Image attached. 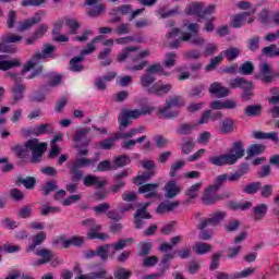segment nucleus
Returning a JSON list of instances; mask_svg holds the SVG:
<instances>
[{
    "instance_id": "obj_11",
    "label": "nucleus",
    "mask_w": 279,
    "mask_h": 279,
    "mask_svg": "<svg viewBox=\"0 0 279 279\" xmlns=\"http://www.w3.org/2000/svg\"><path fill=\"white\" fill-rule=\"evenodd\" d=\"M83 184L86 187L95 186V189H104L108 184V181L95 174H88L83 178Z\"/></svg>"
},
{
    "instance_id": "obj_30",
    "label": "nucleus",
    "mask_w": 279,
    "mask_h": 279,
    "mask_svg": "<svg viewBox=\"0 0 279 279\" xmlns=\"http://www.w3.org/2000/svg\"><path fill=\"white\" fill-rule=\"evenodd\" d=\"M81 62H84V57L81 54L78 57L72 58L70 60V71H73L74 73L84 71V65H82Z\"/></svg>"
},
{
    "instance_id": "obj_62",
    "label": "nucleus",
    "mask_w": 279,
    "mask_h": 279,
    "mask_svg": "<svg viewBox=\"0 0 279 279\" xmlns=\"http://www.w3.org/2000/svg\"><path fill=\"white\" fill-rule=\"evenodd\" d=\"M217 279H234V278H245V270H242L240 272H235L233 277H230L227 272H218L216 275Z\"/></svg>"
},
{
    "instance_id": "obj_45",
    "label": "nucleus",
    "mask_w": 279,
    "mask_h": 279,
    "mask_svg": "<svg viewBox=\"0 0 279 279\" xmlns=\"http://www.w3.org/2000/svg\"><path fill=\"white\" fill-rule=\"evenodd\" d=\"M262 112H263V106L260 105L247 106L245 109L246 117H260Z\"/></svg>"
},
{
    "instance_id": "obj_42",
    "label": "nucleus",
    "mask_w": 279,
    "mask_h": 279,
    "mask_svg": "<svg viewBox=\"0 0 279 279\" xmlns=\"http://www.w3.org/2000/svg\"><path fill=\"white\" fill-rule=\"evenodd\" d=\"M70 175H72V182H80L84 178V172L76 165L72 163L70 167Z\"/></svg>"
},
{
    "instance_id": "obj_32",
    "label": "nucleus",
    "mask_w": 279,
    "mask_h": 279,
    "mask_svg": "<svg viewBox=\"0 0 279 279\" xmlns=\"http://www.w3.org/2000/svg\"><path fill=\"white\" fill-rule=\"evenodd\" d=\"M158 112H159V114H161V119H175V117H178V114H180V111L171 110V107H169L168 105L159 108Z\"/></svg>"
},
{
    "instance_id": "obj_57",
    "label": "nucleus",
    "mask_w": 279,
    "mask_h": 279,
    "mask_svg": "<svg viewBox=\"0 0 279 279\" xmlns=\"http://www.w3.org/2000/svg\"><path fill=\"white\" fill-rule=\"evenodd\" d=\"M173 258H175L173 253H168L163 256L159 264V267L162 268V272L169 269V260H173Z\"/></svg>"
},
{
    "instance_id": "obj_63",
    "label": "nucleus",
    "mask_w": 279,
    "mask_h": 279,
    "mask_svg": "<svg viewBox=\"0 0 279 279\" xmlns=\"http://www.w3.org/2000/svg\"><path fill=\"white\" fill-rule=\"evenodd\" d=\"M138 247H140V253H138L140 256H147L151 252V243L149 242H142L140 243Z\"/></svg>"
},
{
    "instance_id": "obj_44",
    "label": "nucleus",
    "mask_w": 279,
    "mask_h": 279,
    "mask_svg": "<svg viewBox=\"0 0 279 279\" xmlns=\"http://www.w3.org/2000/svg\"><path fill=\"white\" fill-rule=\"evenodd\" d=\"M177 60L178 53L175 51L167 52L166 59L163 61V66H166V69H171L172 66H175Z\"/></svg>"
},
{
    "instance_id": "obj_60",
    "label": "nucleus",
    "mask_w": 279,
    "mask_h": 279,
    "mask_svg": "<svg viewBox=\"0 0 279 279\" xmlns=\"http://www.w3.org/2000/svg\"><path fill=\"white\" fill-rule=\"evenodd\" d=\"M130 156L128 155H121L114 158V165L117 167H126V165H130Z\"/></svg>"
},
{
    "instance_id": "obj_31",
    "label": "nucleus",
    "mask_w": 279,
    "mask_h": 279,
    "mask_svg": "<svg viewBox=\"0 0 279 279\" xmlns=\"http://www.w3.org/2000/svg\"><path fill=\"white\" fill-rule=\"evenodd\" d=\"M180 206V202H172V203H161L157 207L158 215H165V213H171L172 210H175Z\"/></svg>"
},
{
    "instance_id": "obj_37",
    "label": "nucleus",
    "mask_w": 279,
    "mask_h": 279,
    "mask_svg": "<svg viewBox=\"0 0 279 279\" xmlns=\"http://www.w3.org/2000/svg\"><path fill=\"white\" fill-rule=\"evenodd\" d=\"M220 132L221 134H231V132H234V121L230 118L222 120Z\"/></svg>"
},
{
    "instance_id": "obj_35",
    "label": "nucleus",
    "mask_w": 279,
    "mask_h": 279,
    "mask_svg": "<svg viewBox=\"0 0 279 279\" xmlns=\"http://www.w3.org/2000/svg\"><path fill=\"white\" fill-rule=\"evenodd\" d=\"M203 3H193L185 8V14L189 16H198L201 19Z\"/></svg>"
},
{
    "instance_id": "obj_26",
    "label": "nucleus",
    "mask_w": 279,
    "mask_h": 279,
    "mask_svg": "<svg viewBox=\"0 0 279 279\" xmlns=\"http://www.w3.org/2000/svg\"><path fill=\"white\" fill-rule=\"evenodd\" d=\"M265 145L263 144H253L247 149V157L246 160H250V158H254L256 156H260V154H265Z\"/></svg>"
},
{
    "instance_id": "obj_41",
    "label": "nucleus",
    "mask_w": 279,
    "mask_h": 279,
    "mask_svg": "<svg viewBox=\"0 0 279 279\" xmlns=\"http://www.w3.org/2000/svg\"><path fill=\"white\" fill-rule=\"evenodd\" d=\"M265 215H267V205L266 204H260L253 209V217H254L255 221H260V219L265 218Z\"/></svg>"
},
{
    "instance_id": "obj_8",
    "label": "nucleus",
    "mask_w": 279,
    "mask_h": 279,
    "mask_svg": "<svg viewBox=\"0 0 279 279\" xmlns=\"http://www.w3.org/2000/svg\"><path fill=\"white\" fill-rule=\"evenodd\" d=\"M182 43H191V45H195V47H202L206 39L199 35H193L191 33H182V36L170 43L171 49H180Z\"/></svg>"
},
{
    "instance_id": "obj_61",
    "label": "nucleus",
    "mask_w": 279,
    "mask_h": 279,
    "mask_svg": "<svg viewBox=\"0 0 279 279\" xmlns=\"http://www.w3.org/2000/svg\"><path fill=\"white\" fill-rule=\"evenodd\" d=\"M114 32H116V34H118V36H123L125 34H130L131 25H130V23H122L117 26Z\"/></svg>"
},
{
    "instance_id": "obj_36",
    "label": "nucleus",
    "mask_w": 279,
    "mask_h": 279,
    "mask_svg": "<svg viewBox=\"0 0 279 279\" xmlns=\"http://www.w3.org/2000/svg\"><path fill=\"white\" fill-rule=\"evenodd\" d=\"M182 142H183V144H182L181 151L184 156H189V154H191V151H193V149H195V142L191 137H184L182 140Z\"/></svg>"
},
{
    "instance_id": "obj_39",
    "label": "nucleus",
    "mask_w": 279,
    "mask_h": 279,
    "mask_svg": "<svg viewBox=\"0 0 279 279\" xmlns=\"http://www.w3.org/2000/svg\"><path fill=\"white\" fill-rule=\"evenodd\" d=\"M155 174H156V172L150 170V171L143 172L142 174H138L133 180H134L135 184H137L138 186H143V184H145V182H147V180H151V178H154Z\"/></svg>"
},
{
    "instance_id": "obj_34",
    "label": "nucleus",
    "mask_w": 279,
    "mask_h": 279,
    "mask_svg": "<svg viewBox=\"0 0 279 279\" xmlns=\"http://www.w3.org/2000/svg\"><path fill=\"white\" fill-rule=\"evenodd\" d=\"M16 66H21V60H4L2 58V61L0 63V71H10V69H16Z\"/></svg>"
},
{
    "instance_id": "obj_38",
    "label": "nucleus",
    "mask_w": 279,
    "mask_h": 279,
    "mask_svg": "<svg viewBox=\"0 0 279 279\" xmlns=\"http://www.w3.org/2000/svg\"><path fill=\"white\" fill-rule=\"evenodd\" d=\"M27 149L28 148H27L26 144L25 145L17 144V145L11 147V150L21 160H25V158H27Z\"/></svg>"
},
{
    "instance_id": "obj_55",
    "label": "nucleus",
    "mask_w": 279,
    "mask_h": 279,
    "mask_svg": "<svg viewBox=\"0 0 279 279\" xmlns=\"http://www.w3.org/2000/svg\"><path fill=\"white\" fill-rule=\"evenodd\" d=\"M245 175V168H240L235 172L228 174L229 182H239Z\"/></svg>"
},
{
    "instance_id": "obj_59",
    "label": "nucleus",
    "mask_w": 279,
    "mask_h": 279,
    "mask_svg": "<svg viewBox=\"0 0 279 279\" xmlns=\"http://www.w3.org/2000/svg\"><path fill=\"white\" fill-rule=\"evenodd\" d=\"M225 182H229V177L228 174H220L216 178L215 184L211 185V189L215 191H219L221 189V185L225 184Z\"/></svg>"
},
{
    "instance_id": "obj_24",
    "label": "nucleus",
    "mask_w": 279,
    "mask_h": 279,
    "mask_svg": "<svg viewBox=\"0 0 279 279\" xmlns=\"http://www.w3.org/2000/svg\"><path fill=\"white\" fill-rule=\"evenodd\" d=\"M160 183H147L138 189V193H146V197H156Z\"/></svg>"
},
{
    "instance_id": "obj_51",
    "label": "nucleus",
    "mask_w": 279,
    "mask_h": 279,
    "mask_svg": "<svg viewBox=\"0 0 279 279\" xmlns=\"http://www.w3.org/2000/svg\"><path fill=\"white\" fill-rule=\"evenodd\" d=\"M211 250L213 245L204 242L197 243L194 247V252L198 255L208 254V252H210Z\"/></svg>"
},
{
    "instance_id": "obj_46",
    "label": "nucleus",
    "mask_w": 279,
    "mask_h": 279,
    "mask_svg": "<svg viewBox=\"0 0 279 279\" xmlns=\"http://www.w3.org/2000/svg\"><path fill=\"white\" fill-rule=\"evenodd\" d=\"M43 191V195L47 196V195H51V193H53V191H58V181H48L46 182V184L43 186L41 189Z\"/></svg>"
},
{
    "instance_id": "obj_17",
    "label": "nucleus",
    "mask_w": 279,
    "mask_h": 279,
    "mask_svg": "<svg viewBox=\"0 0 279 279\" xmlns=\"http://www.w3.org/2000/svg\"><path fill=\"white\" fill-rule=\"evenodd\" d=\"M182 191V186L178 185L175 181H169L165 185V197L166 199H173Z\"/></svg>"
},
{
    "instance_id": "obj_18",
    "label": "nucleus",
    "mask_w": 279,
    "mask_h": 279,
    "mask_svg": "<svg viewBox=\"0 0 279 279\" xmlns=\"http://www.w3.org/2000/svg\"><path fill=\"white\" fill-rule=\"evenodd\" d=\"M128 175H130L128 170L114 175L113 180L116 183L111 186V193H119V191L125 189V181L123 178H128Z\"/></svg>"
},
{
    "instance_id": "obj_58",
    "label": "nucleus",
    "mask_w": 279,
    "mask_h": 279,
    "mask_svg": "<svg viewBox=\"0 0 279 279\" xmlns=\"http://www.w3.org/2000/svg\"><path fill=\"white\" fill-rule=\"evenodd\" d=\"M16 25V11L10 10L7 14V27L12 29Z\"/></svg>"
},
{
    "instance_id": "obj_27",
    "label": "nucleus",
    "mask_w": 279,
    "mask_h": 279,
    "mask_svg": "<svg viewBox=\"0 0 279 279\" xmlns=\"http://www.w3.org/2000/svg\"><path fill=\"white\" fill-rule=\"evenodd\" d=\"M223 73H228L229 75H245V63H242L240 66L236 63H233L227 68H225Z\"/></svg>"
},
{
    "instance_id": "obj_28",
    "label": "nucleus",
    "mask_w": 279,
    "mask_h": 279,
    "mask_svg": "<svg viewBox=\"0 0 279 279\" xmlns=\"http://www.w3.org/2000/svg\"><path fill=\"white\" fill-rule=\"evenodd\" d=\"M146 72H148L150 75H163L166 77L171 76V72L165 71V68H162V64L155 63L147 68Z\"/></svg>"
},
{
    "instance_id": "obj_12",
    "label": "nucleus",
    "mask_w": 279,
    "mask_h": 279,
    "mask_svg": "<svg viewBox=\"0 0 279 279\" xmlns=\"http://www.w3.org/2000/svg\"><path fill=\"white\" fill-rule=\"evenodd\" d=\"M219 190L213 189V185H209L202 197V202L205 206H210L213 204H217L221 197L217 195Z\"/></svg>"
},
{
    "instance_id": "obj_53",
    "label": "nucleus",
    "mask_w": 279,
    "mask_h": 279,
    "mask_svg": "<svg viewBox=\"0 0 279 279\" xmlns=\"http://www.w3.org/2000/svg\"><path fill=\"white\" fill-rule=\"evenodd\" d=\"M166 106H168V108H180L181 106H184V101H182V97L174 96L166 100Z\"/></svg>"
},
{
    "instance_id": "obj_14",
    "label": "nucleus",
    "mask_w": 279,
    "mask_h": 279,
    "mask_svg": "<svg viewBox=\"0 0 279 279\" xmlns=\"http://www.w3.org/2000/svg\"><path fill=\"white\" fill-rule=\"evenodd\" d=\"M43 21V17L40 16V13L35 14V16L19 22L16 29L19 32H27V29H32V27H34V25H38V23H40Z\"/></svg>"
},
{
    "instance_id": "obj_16",
    "label": "nucleus",
    "mask_w": 279,
    "mask_h": 279,
    "mask_svg": "<svg viewBox=\"0 0 279 279\" xmlns=\"http://www.w3.org/2000/svg\"><path fill=\"white\" fill-rule=\"evenodd\" d=\"M75 271H77V274H80L78 277H76L75 279H99V278H106V276H108V270H106V268L100 267L98 270L86 274V275H82V269L78 268V266L75 267Z\"/></svg>"
},
{
    "instance_id": "obj_25",
    "label": "nucleus",
    "mask_w": 279,
    "mask_h": 279,
    "mask_svg": "<svg viewBox=\"0 0 279 279\" xmlns=\"http://www.w3.org/2000/svg\"><path fill=\"white\" fill-rule=\"evenodd\" d=\"M15 184L17 186H21V184H23V186H25L28 191H32V189L36 186V178L34 177L23 178L22 175H20L17 177Z\"/></svg>"
},
{
    "instance_id": "obj_40",
    "label": "nucleus",
    "mask_w": 279,
    "mask_h": 279,
    "mask_svg": "<svg viewBox=\"0 0 279 279\" xmlns=\"http://www.w3.org/2000/svg\"><path fill=\"white\" fill-rule=\"evenodd\" d=\"M144 141H147V135H143L136 140H129L121 143L122 149H133V147H136V143H144Z\"/></svg>"
},
{
    "instance_id": "obj_2",
    "label": "nucleus",
    "mask_w": 279,
    "mask_h": 279,
    "mask_svg": "<svg viewBox=\"0 0 279 279\" xmlns=\"http://www.w3.org/2000/svg\"><path fill=\"white\" fill-rule=\"evenodd\" d=\"M53 51H56V46H52L51 44H45L43 50L35 53L33 58L26 62V64L22 69V73L25 74L28 73V71H32V69H35L33 73L28 76V80H34V77H38V75L43 73V65L38 64L45 58H49L50 53H53Z\"/></svg>"
},
{
    "instance_id": "obj_52",
    "label": "nucleus",
    "mask_w": 279,
    "mask_h": 279,
    "mask_svg": "<svg viewBox=\"0 0 279 279\" xmlns=\"http://www.w3.org/2000/svg\"><path fill=\"white\" fill-rule=\"evenodd\" d=\"M222 53L229 62H232V60H236V58H239V54L241 53V51H239L238 48H228Z\"/></svg>"
},
{
    "instance_id": "obj_4",
    "label": "nucleus",
    "mask_w": 279,
    "mask_h": 279,
    "mask_svg": "<svg viewBox=\"0 0 279 279\" xmlns=\"http://www.w3.org/2000/svg\"><path fill=\"white\" fill-rule=\"evenodd\" d=\"M134 243L133 238H128V239H120L117 243L114 244H105L101 246H98L96 248V256L100 258L104 263L108 260V254L111 251V254H117V252H121V250H125V247L132 245Z\"/></svg>"
},
{
    "instance_id": "obj_6",
    "label": "nucleus",
    "mask_w": 279,
    "mask_h": 279,
    "mask_svg": "<svg viewBox=\"0 0 279 279\" xmlns=\"http://www.w3.org/2000/svg\"><path fill=\"white\" fill-rule=\"evenodd\" d=\"M7 77H10L12 80V82H14V86L12 87V104L13 106L19 104V101H23L24 97H25V90L27 89V87L23 84V76L19 75V74H14L12 72H8L7 73Z\"/></svg>"
},
{
    "instance_id": "obj_13",
    "label": "nucleus",
    "mask_w": 279,
    "mask_h": 279,
    "mask_svg": "<svg viewBox=\"0 0 279 279\" xmlns=\"http://www.w3.org/2000/svg\"><path fill=\"white\" fill-rule=\"evenodd\" d=\"M88 134H90V128H82L76 130L74 134V141L76 143H80L83 147H88L90 145V137H88Z\"/></svg>"
},
{
    "instance_id": "obj_50",
    "label": "nucleus",
    "mask_w": 279,
    "mask_h": 279,
    "mask_svg": "<svg viewBox=\"0 0 279 279\" xmlns=\"http://www.w3.org/2000/svg\"><path fill=\"white\" fill-rule=\"evenodd\" d=\"M113 277L116 279H130V278H132V271L120 267L113 271Z\"/></svg>"
},
{
    "instance_id": "obj_48",
    "label": "nucleus",
    "mask_w": 279,
    "mask_h": 279,
    "mask_svg": "<svg viewBox=\"0 0 279 279\" xmlns=\"http://www.w3.org/2000/svg\"><path fill=\"white\" fill-rule=\"evenodd\" d=\"M262 52L264 53V56H267L268 58L279 57V48L276 45L264 47L262 49Z\"/></svg>"
},
{
    "instance_id": "obj_19",
    "label": "nucleus",
    "mask_w": 279,
    "mask_h": 279,
    "mask_svg": "<svg viewBox=\"0 0 279 279\" xmlns=\"http://www.w3.org/2000/svg\"><path fill=\"white\" fill-rule=\"evenodd\" d=\"M209 107L211 108V110H232L236 108V104L233 100H214L213 102H210Z\"/></svg>"
},
{
    "instance_id": "obj_20",
    "label": "nucleus",
    "mask_w": 279,
    "mask_h": 279,
    "mask_svg": "<svg viewBox=\"0 0 279 279\" xmlns=\"http://www.w3.org/2000/svg\"><path fill=\"white\" fill-rule=\"evenodd\" d=\"M60 241L63 245V247L65 250H68V247H71V245H74V247H82L84 245V236H77V235H73L70 239H64V238H60Z\"/></svg>"
},
{
    "instance_id": "obj_10",
    "label": "nucleus",
    "mask_w": 279,
    "mask_h": 279,
    "mask_svg": "<svg viewBox=\"0 0 279 279\" xmlns=\"http://www.w3.org/2000/svg\"><path fill=\"white\" fill-rule=\"evenodd\" d=\"M25 136H43V134H53V126L49 123L39 124L37 126L24 130Z\"/></svg>"
},
{
    "instance_id": "obj_64",
    "label": "nucleus",
    "mask_w": 279,
    "mask_h": 279,
    "mask_svg": "<svg viewBox=\"0 0 279 279\" xmlns=\"http://www.w3.org/2000/svg\"><path fill=\"white\" fill-rule=\"evenodd\" d=\"M230 88H243L245 86L244 77H235L229 82Z\"/></svg>"
},
{
    "instance_id": "obj_23",
    "label": "nucleus",
    "mask_w": 279,
    "mask_h": 279,
    "mask_svg": "<svg viewBox=\"0 0 279 279\" xmlns=\"http://www.w3.org/2000/svg\"><path fill=\"white\" fill-rule=\"evenodd\" d=\"M209 93L211 95H216L217 97L221 98V97H228V95H230V89H228L227 87H223L219 83H214L209 86Z\"/></svg>"
},
{
    "instance_id": "obj_1",
    "label": "nucleus",
    "mask_w": 279,
    "mask_h": 279,
    "mask_svg": "<svg viewBox=\"0 0 279 279\" xmlns=\"http://www.w3.org/2000/svg\"><path fill=\"white\" fill-rule=\"evenodd\" d=\"M226 211H217L214 214H210L207 218H201L202 213H196L194 215V218L196 221H198V225L196 226L197 230H201L198 233V239L201 241H210L213 239V230H206L209 226L213 228H217L221 221L226 219Z\"/></svg>"
},
{
    "instance_id": "obj_49",
    "label": "nucleus",
    "mask_w": 279,
    "mask_h": 279,
    "mask_svg": "<svg viewBox=\"0 0 279 279\" xmlns=\"http://www.w3.org/2000/svg\"><path fill=\"white\" fill-rule=\"evenodd\" d=\"M82 226L89 228V232H93V230H95V232L101 231V226L97 225L94 218L83 220Z\"/></svg>"
},
{
    "instance_id": "obj_47",
    "label": "nucleus",
    "mask_w": 279,
    "mask_h": 279,
    "mask_svg": "<svg viewBox=\"0 0 279 279\" xmlns=\"http://www.w3.org/2000/svg\"><path fill=\"white\" fill-rule=\"evenodd\" d=\"M223 60V56L219 54L213 59H210L209 64L205 66L206 73H210L211 71H215L219 64H221V61Z\"/></svg>"
},
{
    "instance_id": "obj_43",
    "label": "nucleus",
    "mask_w": 279,
    "mask_h": 279,
    "mask_svg": "<svg viewBox=\"0 0 279 279\" xmlns=\"http://www.w3.org/2000/svg\"><path fill=\"white\" fill-rule=\"evenodd\" d=\"M141 85L143 88H149L154 82H156V76L154 74H150L149 72H146L141 76Z\"/></svg>"
},
{
    "instance_id": "obj_21",
    "label": "nucleus",
    "mask_w": 279,
    "mask_h": 279,
    "mask_svg": "<svg viewBox=\"0 0 279 279\" xmlns=\"http://www.w3.org/2000/svg\"><path fill=\"white\" fill-rule=\"evenodd\" d=\"M171 88V84L160 85V82H158L148 89V93L157 95V97H161V95H167Z\"/></svg>"
},
{
    "instance_id": "obj_7",
    "label": "nucleus",
    "mask_w": 279,
    "mask_h": 279,
    "mask_svg": "<svg viewBox=\"0 0 279 279\" xmlns=\"http://www.w3.org/2000/svg\"><path fill=\"white\" fill-rule=\"evenodd\" d=\"M26 148L32 151V162H40L43 160V154L47 151V143H40L38 138L28 140L26 142Z\"/></svg>"
},
{
    "instance_id": "obj_33",
    "label": "nucleus",
    "mask_w": 279,
    "mask_h": 279,
    "mask_svg": "<svg viewBox=\"0 0 279 279\" xmlns=\"http://www.w3.org/2000/svg\"><path fill=\"white\" fill-rule=\"evenodd\" d=\"M197 128V124H191V123H182L177 129V134H180L181 136H189V134H193V130Z\"/></svg>"
},
{
    "instance_id": "obj_56",
    "label": "nucleus",
    "mask_w": 279,
    "mask_h": 279,
    "mask_svg": "<svg viewBox=\"0 0 279 279\" xmlns=\"http://www.w3.org/2000/svg\"><path fill=\"white\" fill-rule=\"evenodd\" d=\"M88 239H99L100 241H108L110 239V235L108 233H99V231H95V229H92V231L87 232Z\"/></svg>"
},
{
    "instance_id": "obj_22",
    "label": "nucleus",
    "mask_w": 279,
    "mask_h": 279,
    "mask_svg": "<svg viewBox=\"0 0 279 279\" xmlns=\"http://www.w3.org/2000/svg\"><path fill=\"white\" fill-rule=\"evenodd\" d=\"M32 241L33 242L31 245H28V247L26 248V252H36V247H38V245H43V243L47 241V233L39 232L33 236Z\"/></svg>"
},
{
    "instance_id": "obj_15",
    "label": "nucleus",
    "mask_w": 279,
    "mask_h": 279,
    "mask_svg": "<svg viewBox=\"0 0 279 279\" xmlns=\"http://www.w3.org/2000/svg\"><path fill=\"white\" fill-rule=\"evenodd\" d=\"M137 114H138V111L124 109L120 114V117L118 118L120 130L128 129V125H130V119H136Z\"/></svg>"
},
{
    "instance_id": "obj_3",
    "label": "nucleus",
    "mask_w": 279,
    "mask_h": 279,
    "mask_svg": "<svg viewBox=\"0 0 279 279\" xmlns=\"http://www.w3.org/2000/svg\"><path fill=\"white\" fill-rule=\"evenodd\" d=\"M245 156V150L243 149V143L235 142L232 145V148L229 150V154H223L216 157H209L208 162L215 167H226V165H236L240 158Z\"/></svg>"
},
{
    "instance_id": "obj_5",
    "label": "nucleus",
    "mask_w": 279,
    "mask_h": 279,
    "mask_svg": "<svg viewBox=\"0 0 279 279\" xmlns=\"http://www.w3.org/2000/svg\"><path fill=\"white\" fill-rule=\"evenodd\" d=\"M149 53V50L141 51L138 47H126L118 54V62H125V60L138 62V60H143V58H148Z\"/></svg>"
},
{
    "instance_id": "obj_29",
    "label": "nucleus",
    "mask_w": 279,
    "mask_h": 279,
    "mask_svg": "<svg viewBox=\"0 0 279 279\" xmlns=\"http://www.w3.org/2000/svg\"><path fill=\"white\" fill-rule=\"evenodd\" d=\"M203 183L198 182L191 185L186 191L185 195L189 199H197L199 197V191L202 190Z\"/></svg>"
},
{
    "instance_id": "obj_9",
    "label": "nucleus",
    "mask_w": 279,
    "mask_h": 279,
    "mask_svg": "<svg viewBox=\"0 0 279 279\" xmlns=\"http://www.w3.org/2000/svg\"><path fill=\"white\" fill-rule=\"evenodd\" d=\"M33 252L35 256H38L40 258L32 263L33 267H40L43 265H47L49 262H51L54 258L53 251L49 248L41 247Z\"/></svg>"
},
{
    "instance_id": "obj_54",
    "label": "nucleus",
    "mask_w": 279,
    "mask_h": 279,
    "mask_svg": "<svg viewBox=\"0 0 279 279\" xmlns=\"http://www.w3.org/2000/svg\"><path fill=\"white\" fill-rule=\"evenodd\" d=\"M185 165H186L185 160H179V161H175L174 163H172V166L170 168V172H169L170 178H175V173H178V171H180V169H183V167Z\"/></svg>"
}]
</instances>
